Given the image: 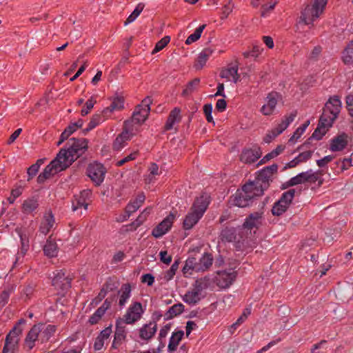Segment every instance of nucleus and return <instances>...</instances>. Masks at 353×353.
Segmentation results:
<instances>
[{"label":"nucleus","mask_w":353,"mask_h":353,"mask_svg":"<svg viewBox=\"0 0 353 353\" xmlns=\"http://www.w3.org/2000/svg\"><path fill=\"white\" fill-rule=\"evenodd\" d=\"M276 171V165L263 168L253 181L245 183L231 196L232 204L239 208L249 206L256 199L263 195L264 191L270 186L272 176Z\"/></svg>","instance_id":"nucleus-1"},{"label":"nucleus","mask_w":353,"mask_h":353,"mask_svg":"<svg viewBox=\"0 0 353 353\" xmlns=\"http://www.w3.org/2000/svg\"><path fill=\"white\" fill-rule=\"evenodd\" d=\"M341 109V101L336 96L330 98L325 103L323 112L320 118L317 128L312 134V138L320 140L332 126Z\"/></svg>","instance_id":"nucleus-2"},{"label":"nucleus","mask_w":353,"mask_h":353,"mask_svg":"<svg viewBox=\"0 0 353 353\" xmlns=\"http://www.w3.org/2000/svg\"><path fill=\"white\" fill-rule=\"evenodd\" d=\"M208 205L206 197L201 196L196 198L189 212L185 216L183 228L185 230L192 228L203 216Z\"/></svg>","instance_id":"nucleus-3"},{"label":"nucleus","mask_w":353,"mask_h":353,"mask_svg":"<svg viewBox=\"0 0 353 353\" xmlns=\"http://www.w3.org/2000/svg\"><path fill=\"white\" fill-rule=\"evenodd\" d=\"M74 157V156H57L45 168L44 171L39 175L38 182L43 183L46 179L69 167L77 159Z\"/></svg>","instance_id":"nucleus-4"},{"label":"nucleus","mask_w":353,"mask_h":353,"mask_svg":"<svg viewBox=\"0 0 353 353\" xmlns=\"http://www.w3.org/2000/svg\"><path fill=\"white\" fill-rule=\"evenodd\" d=\"M327 0H314L312 5L307 6L301 12L298 27L302 25H312L313 22L323 12Z\"/></svg>","instance_id":"nucleus-5"},{"label":"nucleus","mask_w":353,"mask_h":353,"mask_svg":"<svg viewBox=\"0 0 353 353\" xmlns=\"http://www.w3.org/2000/svg\"><path fill=\"white\" fill-rule=\"evenodd\" d=\"M208 287V279L206 278H201L196 280L194 283L184 295L183 301L190 304L194 305L204 297L203 292Z\"/></svg>","instance_id":"nucleus-6"},{"label":"nucleus","mask_w":353,"mask_h":353,"mask_svg":"<svg viewBox=\"0 0 353 353\" xmlns=\"http://www.w3.org/2000/svg\"><path fill=\"white\" fill-rule=\"evenodd\" d=\"M322 175V171L312 172L310 170L303 172L290 179L286 183V186H294L305 183L313 184L316 182H318V186H321L323 183Z\"/></svg>","instance_id":"nucleus-7"},{"label":"nucleus","mask_w":353,"mask_h":353,"mask_svg":"<svg viewBox=\"0 0 353 353\" xmlns=\"http://www.w3.org/2000/svg\"><path fill=\"white\" fill-rule=\"evenodd\" d=\"M151 103V100L150 98H145L141 102V103L138 105L133 113L132 120L130 121H126L125 123V125L126 128H129L130 129H133L132 123L134 124H141L143 123L146 119L150 112V104Z\"/></svg>","instance_id":"nucleus-8"},{"label":"nucleus","mask_w":353,"mask_h":353,"mask_svg":"<svg viewBox=\"0 0 353 353\" xmlns=\"http://www.w3.org/2000/svg\"><path fill=\"white\" fill-rule=\"evenodd\" d=\"M88 149V140L85 139H70L66 146L60 150L57 154H83Z\"/></svg>","instance_id":"nucleus-9"},{"label":"nucleus","mask_w":353,"mask_h":353,"mask_svg":"<svg viewBox=\"0 0 353 353\" xmlns=\"http://www.w3.org/2000/svg\"><path fill=\"white\" fill-rule=\"evenodd\" d=\"M25 320L21 319L17 325H16L12 330L7 335L5 345L3 349L2 353H8L14 350V348L17 346L19 336L22 333V328L20 327V324L24 323Z\"/></svg>","instance_id":"nucleus-10"},{"label":"nucleus","mask_w":353,"mask_h":353,"mask_svg":"<svg viewBox=\"0 0 353 353\" xmlns=\"http://www.w3.org/2000/svg\"><path fill=\"white\" fill-rule=\"evenodd\" d=\"M143 312L141 303L134 302L130 305L123 317L119 318V320L123 321L125 324H134L141 319Z\"/></svg>","instance_id":"nucleus-11"},{"label":"nucleus","mask_w":353,"mask_h":353,"mask_svg":"<svg viewBox=\"0 0 353 353\" xmlns=\"http://www.w3.org/2000/svg\"><path fill=\"white\" fill-rule=\"evenodd\" d=\"M74 276L65 270L58 271L52 281V285L57 290L65 291L70 288Z\"/></svg>","instance_id":"nucleus-12"},{"label":"nucleus","mask_w":353,"mask_h":353,"mask_svg":"<svg viewBox=\"0 0 353 353\" xmlns=\"http://www.w3.org/2000/svg\"><path fill=\"white\" fill-rule=\"evenodd\" d=\"M296 116V112H292L289 115L285 116L283 119H282L281 123H279L276 128L269 131L266 134L264 138L265 142L270 143L273 139L281 134L294 120Z\"/></svg>","instance_id":"nucleus-13"},{"label":"nucleus","mask_w":353,"mask_h":353,"mask_svg":"<svg viewBox=\"0 0 353 353\" xmlns=\"http://www.w3.org/2000/svg\"><path fill=\"white\" fill-rule=\"evenodd\" d=\"M106 170L101 163H90L87 169L88 176L97 185H99L104 179Z\"/></svg>","instance_id":"nucleus-14"},{"label":"nucleus","mask_w":353,"mask_h":353,"mask_svg":"<svg viewBox=\"0 0 353 353\" xmlns=\"http://www.w3.org/2000/svg\"><path fill=\"white\" fill-rule=\"evenodd\" d=\"M263 221V212H254L246 217L243 224V228L250 232L254 230V233H255L256 230L262 225Z\"/></svg>","instance_id":"nucleus-15"},{"label":"nucleus","mask_w":353,"mask_h":353,"mask_svg":"<svg viewBox=\"0 0 353 353\" xmlns=\"http://www.w3.org/2000/svg\"><path fill=\"white\" fill-rule=\"evenodd\" d=\"M145 199V196L143 192L138 194L136 198L127 205L125 213L120 215L119 218H117V221L122 222L127 220L133 212H136L141 207Z\"/></svg>","instance_id":"nucleus-16"},{"label":"nucleus","mask_w":353,"mask_h":353,"mask_svg":"<svg viewBox=\"0 0 353 353\" xmlns=\"http://www.w3.org/2000/svg\"><path fill=\"white\" fill-rule=\"evenodd\" d=\"M174 219L175 214L170 213L152 230V235L155 238L161 237L170 230Z\"/></svg>","instance_id":"nucleus-17"},{"label":"nucleus","mask_w":353,"mask_h":353,"mask_svg":"<svg viewBox=\"0 0 353 353\" xmlns=\"http://www.w3.org/2000/svg\"><path fill=\"white\" fill-rule=\"evenodd\" d=\"M236 272L230 270L229 271H219L215 277V283L221 288H228L235 280Z\"/></svg>","instance_id":"nucleus-18"},{"label":"nucleus","mask_w":353,"mask_h":353,"mask_svg":"<svg viewBox=\"0 0 353 353\" xmlns=\"http://www.w3.org/2000/svg\"><path fill=\"white\" fill-rule=\"evenodd\" d=\"M280 97V94L277 92L269 93L265 98L264 105L261 108V112L265 116L272 114Z\"/></svg>","instance_id":"nucleus-19"},{"label":"nucleus","mask_w":353,"mask_h":353,"mask_svg":"<svg viewBox=\"0 0 353 353\" xmlns=\"http://www.w3.org/2000/svg\"><path fill=\"white\" fill-rule=\"evenodd\" d=\"M126 334L127 330L125 323H124L123 321L117 319L112 347L117 349L125 341Z\"/></svg>","instance_id":"nucleus-20"},{"label":"nucleus","mask_w":353,"mask_h":353,"mask_svg":"<svg viewBox=\"0 0 353 353\" xmlns=\"http://www.w3.org/2000/svg\"><path fill=\"white\" fill-rule=\"evenodd\" d=\"M90 196L91 192L90 190H83L79 194L75 195L72 201V210L76 211L82 208L84 210H87L90 204Z\"/></svg>","instance_id":"nucleus-21"},{"label":"nucleus","mask_w":353,"mask_h":353,"mask_svg":"<svg viewBox=\"0 0 353 353\" xmlns=\"http://www.w3.org/2000/svg\"><path fill=\"white\" fill-rule=\"evenodd\" d=\"M350 141V137L345 133H341L331 139L330 150L332 152H341L344 150Z\"/></svg>","instance_id":"nucleus-22"},{"label":"nucleus","mask_w":353,"mask_h":353,"mask_svg":"<svg viewBox=\"0 0 353 353\" xmlns=\"http://www.w3.org/2000/svg\"><path fill=\"white\" fill-rule=\"evenodd\" d=\"M238 65L234 63L228 64L223 68L220 72V77L225 79L228 81L237 83L239 81L240 75L238 73Z\"/></svg>","instance_id":"nucleus-23"},{"label":"nucleus","mask_w":353,"mask_h":353,"mask_svg":"<svg viewBox=\"0 0 353 353\" xmlns=\"http://www.w3.org/2000/svg\"><path fill=\"white\" fill-rule=\"evenodd\" d=\"M157 330V324L155 321H150L144 324L139 330V338L145 341H149L153 338Z\"/></svg>","instance_id":"nucleus-24"},{"label":"nucleus","mask_w":353,"mask_h":353,"mask_svg":"<svg viewBox=\"0 0 353 353\" xmlns=\"http://www.w3.org/2000/svg\"><path fill=\"white\" fill-rule=\"evenodd\" d=\"M124 108V99L123 97L115 94L112 98V103L110 106L107 107L103 110V114L105 117H108L109 115L114 112L119 111Z\"/></svg>","instance_id":"nucleus-25"},{"label":"nucleus","mask_w":353,"mask_h":353,"mask_svg":"<svg viewBox=\"0 0 353 353\" xmlns=\"http://www.w3.org/2000/svg\"><path fill=\"white\" fill-rule=\"evenodd\" d=\"M133 130L125 127V130L116 138L113 145L115 150L119 151L125 146V142L134 134Z\"/></svg>","instance_id":"nucleus-26"},{"label":"nucleus","mask_w":353,"mask_h":353,"mask_svg":"<svg viewBox=\"0 0 353 353\" xmlns=\"http://www.w3.org/2000/svg\"><path fill=\"white\" fill-rule=\"evenodd\" d=\"M54 224L55 221L54 216L51 212H48L46 213L43 217L39 227V231L44 235H46L50 230L53 228Z\"/></svg>","instance_id":"nucleus-27"},{"label":"nucleus","mask_w":353,"mask_h":353,"mask_svg":"<svg viewBox=\"0 0 353 353\" xmlns=\"http://www.w3.org/2000/svg\"><path fill=\"white\" fill-rule=\"evenodd\" d=\"M37 327H39V340L41 341V343L48 341L50 336L56 331L55 326L52 325H46L43 323H39L37 325Z\"/></svg>","instance_id":"nucleus-28"},{"label":"nucleus","mask_w":353,"mask_h":353,"mask_svg":"<svg viewBox=\"0 0 353 353\" xmlns=\"http://www.w3.org/2000/svg\"><path fill=\"white\" fill-rule=\"evenodd\" d=\"M214 49L209 47L204 48L199 54L195 64L196 70L201 69L206 63L208 59L214 53Z\"/></svg>","instance_id":"nucleus-29"},{"label":"nucleus","mask_w":353,"mask_h":353,"mask_svg":"<svg viewBox=\"0 0 353 353\" xmlns=\"http://www.w3.org/2000/svg\"><path fill=\"white\" fill-rule=\"evenodd\" d=\"M83 121L81 119L78 120L77 122L72 123L70 124L65 130L61 133L60 140L57 143L60 145L65 139H67L73 132H74L78 128L83 125Z\"/></svg>","instance_id":"nucleus-30"},{"label":"nucleus","mask_w":353,"mask_h":353,"mask_svg":"<svg viewBox=\"0 0 353 353\" xmlns=\"http://www.w3.org/2000/svg\"><path fill=\"white\" fill-rule=\"evenodd\" d=\"M131 291V285L129 283H125L122 285L118 292V294L119 296V305L120 307L124 306L128 299L130 298Z\"/></svg>","instance_id":"nucleus-31"},{"label":"nucleus","mask_w":353,"mask_h":353,"mask_svg":"<svg viewBox=\"0 0 353 353\" xmlns=\"http://www.w3.org/2000/svg\"><path fill=\"white\" fill-rule=\"evenodd\" d=\"M112 333L110 327H108L103 330L100 334L96 338L94 341V347L96 350H100L104 345V341L108 340Z\"/></svg>","instance_id":"nucleus-32"},{"label":"nucleus","mask_w":353,"mask_h":353,"mask_svg":"<svg viewBox=\"0 0 353 353\" xmlns=\"http://www.w3.org/2000/svg\"><path fill=\"white\" fill-rule=\"evenodd\" d=\"M39 332V327H37V325H34L29 331L26 339V344L29 349H32L34 347L36 341H40Z\"/></svg>","instance_id":"nucleus-33"},{"label":"nucleus","mask_w":353,"mask_h":353,"mask_svg":"<svg viewBox=\"0 0 353 353\" xmlns=\"http://www.w3.org/2000/svg\"><path fill=\"white\" fill-rule=\"evenodd\" d=\"M212 262L213 257L212 254L205 253L199 261L197 260V272H204L207 270L212 265Z\"/></svg>","instance_id":"nucleus-34"},{"label":"nucleus","mask_w":353,"mask_h":353,"mask_svg":"<svg viewBox=\"0 0 353 353\" xmlns=\"http://www.w3.org/2000/svg\"><path fill=\"white\" fill-rule=\"evenodd\" d=\"M181 119L180 110L178 108L172 110L166 121L165 125V130H170L172 129L174 125L180 121Z\"/></svg>","instance_id":"nucleus-35"},{"label":"nucleus","mask_w":353,"mask_h":353,"mask_svg":"<svg viewBox=\"0 0 353 353\" xmlns=\"http://www.w3.org/2000/svg\"><path fill=\"white\" fill-rule=\"evenodd\" d=\"M184 332L182 330L176 331L172 333L168 346V352H173L176 350L177 346L181 341Z\"/></svg>","instance_id":"nucleus-36"},{"label":"nucleus","mask_w":353,"mask_h":353,"mask_svg":"<svg viewBox=\"0 0 353 353\" xmlns=\"http://www.w3.org/2000/svg\"><path fill=\"white\" fill-rule=\"evenodd\" d=\"M197 259L194 257L188 258L183 268V273L185 276H188L192 274V272H197Z\"/></svg>","instance_id":"nucleus-37"},{"label":"nucleus","mask_w":353,"mask_h":353,"mask_svg":"<svg viewBox=\"0 0 353 353\" xmlns=\"http://www.w3.org/2000/svg\"><path fill=\"white\" fill-rule=\"evenodd\" d=\"M38 201L35 198H29L25 200L22 205V210L26 214L34 212L38 208Z\"/></svg>","instance_id":"nucleus-38"},{"label":"nucleus","mask_w":353,"mask_h":353,"mask_svg":"<svg viewBox=\"0 0 353 353\" xmlns=\"http://www.w3.org/2000/svg\"><path fill=\"white\" fill-rule=\"evenodd\" d=\"M43 252L48 257L57 256L59 252L57 243L50 239H48L43 247Z\"/></svg>","instance_id":"nucleus-39"},{"label":"nucleus","mask_w":353,"mask_h":353,"mask_svg":"<svg viewBox=\"0 0 353 353\" xmlns=\"http://www.w3.org/2000/svg\"><path fill=\"white\" fill-rule=\"evenodd\" d=\"M342 61L345 65L353 64V41L343 51Z\"/></svg>","instance_id":"nucleus-40"},{"label":"nucleus","mask_w":353,"mask_h":353,"mask_svg":"<svg viewBox=\"0 0 353 353\" xmlns=\"http://www.w3.org/2000/svg\"><path fill=\"white\" fill-rule=\"evenodd\" d=\"M145 5L143 3H139L133 12L128 16L126 21L124 22V25L127 26L134 22L137 17L140 15L143 10L144 9Z\"/></svg>","instance_id":"nucleus-41"},{"label":"nucleus","mask_w":353,"mask_h":353,"mask_svg":"<svg viewBox=\"0 0 353 353\" xmlns=\"http://www.w3.org/2000/svg\"><path fill=\"white\" fill-rule=\"evenodd\" d=\"M301 192V188H292L290 189L289 190L285 192L282 196L281 197V200L287 203L288 205H290L291 203L293 198L294 197L295 194H300Z\"/></svg>","instance_id":"nucleus-42"},{"label":"nucleus","mask_w":353,"mask_h":353,"mask_svg":"<svg viewBox=\"0 0 353 353\" xmlns=\"http://www.w3.org/2000/svg\"><path fill=\"white\" fill-rule=\"evenodd\" d=\"M289 205L287 203L279 199L273 206L272 212L273 215L280 216L286 211Z\"/></svg>","instance_id":"nucleus-43"},{"label":"nucleus","mask_w":353,"mask_h":353,"mask_svg":"<svg viewBox=\"0 0 353 353\" xmlns=\"http://www.w3.org/2000/svg\"><path fill=\"white\" fill-rule=\"evenodd\" d=\"M205 24L201 25L199 27H198L195 30L194 33L191 34L187 38V39L185 41V44L190 45L192 43L196 42V41H198L200 39V37L201 36V34H202L203 30L205 29Z\"/></svg>","instance_id":"nucleus-44"},{"label":"nucleus","mask_w":353,"mask_h":353,"mask_svg":"<svg viewBox=\"0 0 353 353\" xmlns=\"http://www.w3.org/2000/svg\"><path fill=\"white\" fill-rule=\"evenodd\" d=\"M13 290L14 285H8L5 288L1 294H0V308H2L8 303L10 294Z\"/></svg>","instance_id":"nucleus-45"},{"label":"nucleus","mask_w":353,"mask_h":353,"mask_svg":"<svg viewBox=\"0 0 353 353\" xmlns=\"http://www.w3.org/2000/svg\"><path fill=\"white\" fill-rule=\"evenodd\" d=\"M152 211L151 208H145L137 217L136 221L133 222L131 225L132 227L134 228V229H137L139 226H140L147 219V216L150 214Z\"/></svg>","instance_id":"nucleus-46"},{"label":"nucleus","mask_w":353,"mask_h":353,"mask_svg":"<svg viewBox=\"0 0 353 353\" xmlns=\"http://www.w3.org/2000/svg\"><path fill=\"white\" fill-rule=\"evenodd\" d=\"M221 237L222 240H225L228 242L233 241L236 238L234 228H226L221 231Z\"/></svg>","instance_id":"nucleus-47"},{"label":"nucleus","mask_w":353,"mask_h":353,"mask_svg":"<svg viewBox=\"0 0 353 353\" xmlns=\"http://www.w3.org/2000/svg\"><path fill=\"white\" fill-rule=\"evenodd\" d=\"M234 5L232 0H224L222 8L221 19H226L232 12Z\"/></svg>","instance_id":"nucleus-48"},{"label":"nucleus","mask_w":353,"mask_h":353,"mask_svg":"<svg viewBox=\"0 0 353 353\" xmlns=\"http://www.w3.org/2000/svg\"><path fill=\"white\" fill-rule=\"evenodd\" d=\"M183 309H184V306L181 303L174 305L168 311L167 318L172 319V318L180 314L183 311Z\"/></svg>","instance_id":"nucleus-49"},{"label":"nucleus","mask_w":353,"mask_h":353,"mask_svg":"<svg viewBox=\"0 0 353 353\" xmlns=\"http://www.w3.org/2000/svg\"><path fill=\"white\" fill-rule=\"evenodd\" d=\"M310 156H296L293 160L288 163L285 168H295L296 165L306 162L310 159Z\"/></svg>","instance_id":"nucleus-50"},{"label":"nucleus","mask_w":353,"mask_h":353,"mask_svg":"<svg viewBox=\"0 0 353 353\" xmlns=\"http://www.w3.org/2000/svg\"><path fill=\"white\" fill-rule=\"evenodd\" d=\"M179 261H175L174 263L170 267V268L164 273L163 279L165 281H168L174 277L176 270L179 268Z\"/></svg>","instance_id":"nucleus-51"},{"label":"nucleus","mask_w":353,"mask_h":353,"mask_svg":"<svg viewBox=\"0 0 353 353\" xmlns=\"http://www.w3.org/2000/svg\"><path fill=\"white\" fill-rule=\"evenodd\" d=\"M200 82L199 79H194L190 81L183 91V95L187 96L194 91L199 86Z\"/></svg>","instance_id":"nucleus-52"},{"label":"nucleus","mask_w":353,"mask_h":353,"mask_svg":"<svg viewBox=\"0 0 353 353\" xmlns=\"http://www.w3.org/2000/svg\"><path fill=\"white\" fill-rule=\"evenodd\" d=\"M170 37L165 36L163 38H162L160 41H159L156 45L154 48L153 49L152 53L155 54L161 50H163L170 42Z\"/></svg>","instance_id":"nucleus-53"},{"label":"nucleus","mask_w":353,"mask_h":353,"mask_svg":"<svg viewBox=\"0 0 353 353\" xmlns=\"http://www.w3.org/2000/svg\"><path fill=\"white\" fill-rule=\"evenodd\" d=\"M263 51V49L258 46H253L252 49L251 50L245 51L243 54L244 57L249 58V57H257Z\"/></svg>","instance_id":"nucleus-54"},{"label":"nucleus","mask_w":353,"mask_h":353,"mask_svg":"<svg viewBox=\"0 0 353 353\" xmlns=\"http://www.w3.org/2000/svg\"><path fill=\"white\" fill-rule=\"evenodd\" d=\"M102 121L101 117L100 114H94L92 116L90 121L88 125V128L85 130L86 132H88L95 127H97L101 122Z\"/></svg>","instance_id":"nucleus-55"},{"label":"nucleus","mask_w":353,"mask_h":353,"mask_svg":"<svg viewBox=\"0 0 353 353\" xmlns=\"http://www.w3.org/2000/svg\"><path fill=\"white\" fill-rule=\"evenodd\" d=\"M112 290L113 289L110 286V285L108 284V283H106L103 285V288L101 290L100 292L99 293L98 296L94 300V301H96V303H97L98 302H100L105 296L107 293L109 291H112Z\"/></svg>","instance_id":"nucleus-56"},{"label":"nucleus","mask_w":353,"mask_h":353,"mask_svg":"<svg viewBox=\"0 0 353 353\" xmlns=\"http://www.w3.org/2000/svg\"><path fill=\"white\" fill-rule=\"evenodd\" d=\"M43 163V160L40 159L37 161L36 163L32 165L28 169V174L29 175L28 181L31 179L37 173L41 164Z\"/></svg>","instance_id":"nucleus-57"},{"label":"nucleus","mask_w":353,"mask_h":353,"mask_svg":"<svg viewBox=\"0 0 353 353\" xmlns=\"http://www.w3.org/2000/svg\"><path fill=\"white\" fill-rule=\"evenodd\" d=\"M96 103V100L92 97H90L85 103V106L81 110V115L85 116L87 115L90 111L93 108L94 104Z\"/></svg>","instance_id":"nucleus-58"},{"label":"nucleus","mask_w":353,"mask_h":353,"mask_svg":"<svg viewBox=\"0 0 353 353\" xmlns=\"http://www.w3.org/2000/svg\"><path fill=\"white\" fill-rule=\"evenodd\" d=\"M203 112L206 117V120L209 123H214L212 113V105L210 103H208L204 105L203 106Z\"/></svg>","instance_id":"nucleus-59"},{"label":"nucleus","mask_w":353,"mask_h":353,"mask_svg":"<svg viewBox=\"0 0 353 353\" xmlns=\"http://www.w3.org/2000/svg\"><path fill=\"white\" fill-rule=\"evenodd\" d=\"M23 192V188L21 186L17 187L11 191V196L8 199L10 203H13L14 200L19 197Z\"/></svg>","instance_id":"nucleus-60"},{"label":"nucleus","mask_w":353,"mask_h":353,"mask_svg":"<svg viewBox=\"0 0 353 353\" xmlns=\"http://www.w3.org/2000/svg\"><path fill=\"white\" fill-rule=\"evenodd\" d=\"M104 314L101 311L97 310V311L90 316L89 319V323L91 325L97 324Z\"/></svg>","instance_id":"nucleus-61"},{"label":"nucleus","mask_w":353,"mask_h":353,"mask_svg":"<svg viewBox=\"0 0 353 353\" xmlns=\"http://www.w3.org/2000/svg\"><path fill=\"white\" fill-rule=\"evenodd\" d=\"M170 329V325L167 324L164 325L159 331V340L160 341V345L162 346L163 345L161 342V340L165 339L166 336L168 335V333Z\"/></svg>","instance_id":"nucleus-62"},{"label":"nucleus","mask_w":353,"mask_h":353,"mask_svg":"<svg viewBox=\"0 0 353 353\" xmlns=\"http://www.w3.org/2000/svg\"><path fill=\"white\" fill-rule=\"evenodd\" d=\"M161 261L165 264H170L172 261V256L168 254L167 251H161L159 253Z\"/></svg>","instance_id":"nucleus-63"},{"label":"nucleus","mask_w":353,"mask_h":353,"mask_svg":"<svg viewBox=\"0 0 353 353\" xmlns=\"http://www.w3.org/2000/svg\"><path fill=\"white\" fill-rule=\"evenodd\" d=\"M347 108L349 111L350 116L352 118L353 122V94H350L346 97Z\"/></svg>","instance_id":"nucleus-64"}]
</instances>
